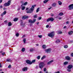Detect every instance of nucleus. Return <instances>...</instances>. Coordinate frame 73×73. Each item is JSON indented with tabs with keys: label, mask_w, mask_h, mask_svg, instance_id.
<instances>
[{
	"label": "nucleus",
	"mask_w": 73,
	"mask_h": 73,
	"mask_svg": "<svg viewBox=\"0 0 73 73\" xmlns=\"http://www.w3.org/2000/svg\"><path fill=\"white\" fill-rule=\"evenodd\" d=\"M35 6H36V5H33L31 8L30 9L31 10L29 11H27L26 12L27 13H32V11H33V10H34V9H35L34 7Z\"/></svg>",
	"instance_id": "1"
},
{
	"label": "nucleus",
	"mask_w": 73,
	"mask_h": 73,
	"mask_svg": "<svg viewBox=\"0 0 73 73\" xmlns=\"http://www.w3.org/2000/svg\"><path fill=\"white\" fill-rule=\"evenodd\" d=\"M54 32H52L51 33L48 34V36L49 37H51V38H53L54 36Z\"/></svg>",
	"instance_id": "2"
},
{
	"label": "nucleus",
	"mask_w": 73,
	"mask_h": 73,
	"mask_svg": "<svg viewBox=\"0 0 73 73\" xmlns=\"http://www.w3.org/2000/svg\"><path fill=\"white\" fill-rule=\"evenodd\" d=\"M44 65H45L44 63L42 62H41L39 63V67L41 69L42 68H43V67L44 66Z\"/></svg>",
	"instance_id": "3"
},
{
	"label": "nucleus",
	"mask_w": 73,
	"mask_h": 73,
	"mask_svg": "<svg viewBox=\"0 0 73 73\" xmlns=\"http://www.w3.org/2000/svg\"><path fill=\"white\" fill-rule=\"evenodd\" d=\"M10 3L11 1L9 0L7 3H5L4 4V5L5 7H7V6H9Z\"/></svg>",
	"instance_id": "4"
},
{
	"label": "nucleus",
	"mask_w": 73,
	"mask_h": 73,
	"mask_svg": "<svg viewBox=\"0 0 73 73\" xmlns=\"http://www.w3.org/2000/svg\"><path fill=\"white\" fill-rule=\"evenodd\" d=\"M54 19L53 18H52V17L49 18L48 19H47V22L48 21H54Z\"/></svg>",
	"instance_id": "5"
},
{
	"label": "nucleus",
	"mask_w": 73,
	"mask_h": 73,
	"mask_svg": "<svg viewBox=\"0 0 73 73\" xmlns=\"http://www.w3.org/2000/svg\"><path fill=\"white\" fill-rule=\"evenodd\" d=\"M51 49L50 48H48L47 49H46L45 50V51L46 53H50V51L51 50Z\"/></svg>",
	"instance_id": "6"
},
{
	"label": "nucleus",
	"mask_w": 73,
	"mask_h": 73,
	"mask_svg": "<svg viewBox=\"0 0 73 73\" xmlns=\"http://www.w3.org/2000/svg\"><path fill=\"white\" fill-rule=\"evenodd\" d=\"M26 62L27 64H30V65H31V64H32V62L31 61L29 60H26Z\"/></svg>",
	"instance_id": "7"
},
{
	"label": "nucleus",
	"mask_w": 73,
	"mask_h": 73,
	"mask_svg": "<svg viewBox=\"0 0 73 73\" xmlns=\"http://www.w3.org/2000/svg\"><path fill=\"white\" fill-rule=\"evenodd\" d=\"M69 10H72L73 9V4L70 5L69 6Z\"/></svg>",
	"instance_id": "8"
},
{
	"label": "nucleus",
	"mask_w": 73,
	"mask_h": 73,
	"mask_svg": "<svg viewBox=\"0 0 73 73\" xmlns=\"http://www.w3.org/2000/svg\"><path fill=\"white\" fill-rule=\"evenodd\" d=\"M29 18V17L28 16H23L22 17V19L24 20L25 19H28Z\"/></svg>",
	"instance_id": "9"
},
{
	"label": "nucleus",
	"mask_w": 73,
	"mask_h": 73,
	"mask_svg": "<svg viewBox=\"0 0 73 73\" xmlns=\"http://www.w3.org/2000/svg\"><path fill=\"white\" fill-rule=\"evenodd\" d=\"M27 69H28L27 67H25L22 69V70L24 72H26V71H27Z\"/></svg>",
	"instance_id": "10"
},
{
	"label": "nucleus",
	"mask_w": 73,
	"mask_h": 73,
	"mask_svg": "<svg viewBox=\"0 0 73 73\" xmlns=\"http://www.w3.org/2000/svg\"><path fill=\"white\" fill-rule=\"evenodd\" d=\"M28 4V2H26L21 5V7H23V5H26Z\"/></svg>",
	"instance_id": "11"
},
{
	"label": "nucleus",
	"mask_w": 73,
	"mask_h": 73,
	"mask_svg": "<svg viewBox=\"0 0 73 73\" xmlns=\"http://www.w3.org/2000/svg\"><path fill=\"white\" fill-rule=\"evenodd\" d=\"M66 59L67 60H70V58L69 56H67L66 57Z\"/></svg>",
	"instance_id": "12"
},
{
	"label": "nucleus",
	"mask_w": 73,
	"mask_h": 73,
	"mask_svg": "<svg viewBox=\"0 0 73 73\" xmlns=\"http://www.w3.org/2000/svg\"><path fill=\"white\" fill-rule=\"evenodd\" d=\"M68 69H71L72 68V65L70 64L68 66Z\"/></svg>",
	"instance_id": "13"
},
{
	"label": "nucleus",
	"mask_w": 73,
	"mask_h": 73,
	"mask_svg": "<svg viewBox=\"0 0 73 73\" xmlns=\"http://www.w3.org/2000/svg\"><path fill=\"white\" fill-rule=\"evenodd\" d=\"M8 25L9 27H10V26H11V25H12V23H11V22H9L8 23Z\"/></svg>",
	"instance_id": "14"
},
{
	"label": "nucleus",
	"mask_w": 73,
	"mask_h": 73,
	"mask_svg": "<svg viewBox=\"0 0 73 73\" xmlns=\"http://www.w3.org/2000/svg\"><path fill=\"white\" fill-rule=\"evenodd\" d=\"M52 62H53V60L50 61L47 63V64H50V63H52Z\"/></svg>",
	"instance_id": "15"
},
{
	"label": "nucleus",
	"mask_w": 73,
	"mask_h": 73,
	"mask_svg": "<svg viewBox=\"0 0 73 73\" xmlns=\"http://www.w3.org/2000/svg\"><path fill=\"white\" fill-rule=\"evenodd\" d=\"M73 32L72 31H71L68 33L69 35H72V33H73Z\"/></svg>",
	"instance_id": "16"
},
{
	"label": "nucleus",
	"mask_w": 73,
	"mask_h": 73,
	"mask_svg": "<svg viewBox=\"0 0 73 73\" xmlns=\"http://www.w3.org/2000/svg\"><path fill=\"white\" fill-rule=\"evenodd\" d=\"M68 64V62H66L64 63L63 65H67Z\"/></svg>",
	"instance_id": "17"
},
{
	"label": "nucleus",
	"mask_w": 73,
	"mask_h": 73,
	"mask_svg": "<svg viewBox=\"0 0 73 73\" xmlns=\"http://www.w3.org/2000/svg\"><path fill=\"white\" fill-rule=\"evenodd\" d=\"M58 3L59 5H61L62 4V2H61L60 1H58Z\"/></svg>",
	"instance_id": "18"
},
{
	"label": "nucleus",
	"mask_w": 73,
	"mask_h": 73,
	"mask_svg": "<svg viewBox=\"0 0 73 73\" xmlns=\"http://www.w3.org/2000/svg\"><path fill=\"white\" fill-rule=\"evenodd\" d=\"M48 1V0H44L43 1L44 4H46Z\"/></svg>",
	"instance_id": "19"
},
{
	"label": "nucleus",
	"mask_w": 73,
	"mask_h": 73,
	"mask_svg": "<svg viewBox=\"0 0 73 73\" xmlns=\"http://www.w3.org/2000/svg\"><path fill=\"white\" fill-rule=\"evenodd\" d=\"M42 48L43 49H45L46 48V46H45V45H43V46H42Z\"/></svg>",
	"instance_id": "20"
},
{
	"label": "nucleus",
	"mask_w": 73,
	"mask_h": 73,
	"mask_svg": "<svg viewBox=\"0 0 73 73\" xmlns=\"http://www.w3.org/2000/svg\"><path fill=\"white\" fill-rule=\"evenodd\" d=\"M45 58H46V56H43L41 58V60H42L43 59Z\"/></svg>",
	"instance_id": "21"
},
{
	"label": "nucleus",
	"mask_w": 73,
	"mask_h": 73,
	"mask_svg": "<svg viewBox=\"0 0 73 73\" xmlns=\"http://www.w3.org/2000/svg\"><path fill=\"white\" fill-rule=\"evenodd\" d=\"M52 7H56V3H54L52 4Z\"/></svg>",
	"instance_id": "22"
},
{
	"label": "nucleus",
	"mask_w": 73,
	"mask_h": 73,
	"mask_svg": "<svg viewBox=\"0 0 73 73\" xmlns=\"http://www.w3.org/2000/svg\"><path fill=\"white\" fill-rule=\"evenodd\" d=\"M25 6H23L22 7L21 9L22 11H23L25 9Z\"/></svg>",
	"instance_id": "23"
},
{
	"label": "nucleus",
	"mask_w": 73,
	"mask_h": 73,
	"mask_svg": "<svg viewBox=\"0 0 73 73\" xmlns=\"http://www.w3.org/2000/svg\"><path fill=\"white\" fill-rule=\"evenodd\" d=\"M25 48H22V50H21V51L23 52H24V51H25Z\"/></svg>",
	"instance_id": "24"
},
{
	"label": "nucleus",
	"mask_w": 73,
	"mask_h": 73,
	"mask_svg": "<svg viewBox=\"0 0 73 73\" xmlns=\"http://www.w3.org/2000/svg\"><path fill=\"white\" fill-rule=\"evenodd\" d=\"M29 23H31V24L33 23V21H32V20H31V19H29Z\"/></svg>",
	"instance_id": "25"
},
{
	"label": "nucleus",
	"mask_w": 73,
	"mask_h": 73,
	"mask_svg": "<svg viewBox=\"0 0 73 73\" xmlns=\"http://www.w3.org/2000/svg\"><path fill=\"white\" fill-rule=\"evenodd\" d=\"M6 61L7 62H10L11 61V60L10 59H7Z\"/></svg>",
	"instance_id": "26"
},
{
	"label": "nucleus",
	"mask_w": 73,
	"mask_h": 73,
	"mask_svg": "<svg viewBox=\"0 0 73 73\" xmlns=\"http://www.w3.org/2000/svg\"><path fill=\"white\" fill-rule=\"evenodd\" d=\"M21 25L22 26H23V27H24V26H25V24H23V23L22 22L21 23Z\"/></svg>",
	"instance_id": "27"
},
{
	"label": "nucleus",
	"mask_w": 73,
	"mask_h": 73,
	"mask_svg": "<svg viewBox=\"0 0 73 73\" xmlns=\"http://www.w3.org/2000/svg\"><path fill=\"white\" fill-rule=\"evenodd\" d=\"M34 50H34V49H33V48H31L30 49V52H33V51H34Z\"/></svg>",
	"instance_id": "28"
},
{
	"label": "nucleus",
	"mask_w": 73,
	"mask_h": 73,
	"mask_svg": "<svg viewBox=\"0 0 73 73\" xmlns=\"http://www.w3.org/2000/svg\"><path fill=\"white\" fill-rule=\"evenodd\" d=\"M60 42V40H57L56 41V43H58Z\"/></svg>",
	"instance_id": "29"
},
{
	"label": "nucleus",
	"mask_w": 73,
	"mask_h": 73,
	"mask_svg": "<svg viewBox=\"0 0 73 73\" xmlns=\"http://www.w3.org/2000/svg\"><path fill=\"white\" fill-rule=\"evenodd\" d=\"M18 20V19L17 18H15L14 19V21H17V20Z\"/></svg>",
	"instance_id": "30"
},
{
	"label": "nucleus",
	"mask_w": 73,
	"mask_h": 73,
	"mask_svg": "<svg viewBox=\"0 0 73 73\" xmlns=\"http://www.w3.org/2000/svg\"><path fill=\"white\" fill-rule=\"evenodd\" d=\"M64 48H68V46L66 45L64 46Z\"/></svg>",
	"instance_id": "31"
},
{
	"label": "nucleus",
	"mask_w": 73,
	"mask_h": 73,
	"mask_svg": "<svg viewBox=\"0 0 73 73\" xmlns=\"http://www.w3.org/2000/svg\"><path fill=\"white\" fill-rule=\"evenodd\" d=\"M63 15V13H60L59 14V16H62Z\"/></svg>",
	"instance_id": "32"
},
{
	"label": "nucleus",
	"mask_w": 73,
	"mask_h": 73,
	"mask_svg": "<svg viewBox=\"0 0 73 73\" xmlns=\"http://www.w3.org/2000/svg\"><path fill=\"white\" fill-rule=\"evenodd\" d=\"M40 57L41 56H38L36 58L38 60H40Z\"/></svg>",
	"instance_id": "33"
},
{
	"label": "nucleus",
	"mask_w": 73,
	"mask_h": 73,
	"mask_svg": "<svg viewBox=\"0 0 73 73\" xmlns=\"http://www.w3.org/2000/svg\"><path fill=\"white\" fill-rule=\"evenodd\" d=\"M67 70L68 72H70L71 71V68H68Z\"/></svg>",
	"instance_id": "34"
},
{
	"label": "nucleus",
	"mask_w": 73,
	"mask_h": 73,
	"mask_svg": "<svg viewBox=\"0 0 73 73\" xmlns=\"http://www.w3.org/2000/svg\"><path fill=\"white\" fill-rule=\"evenodd\" d=\"M19 34L18 33H17L16 34V36L17 37H18L19 36Z\"/></svg>",
	"instance_id": "35"
},
{
	"label": "nucleus",
	"mask_w": 73,
	"mask_h": 73,
	"mask_svg": "<svg viewBox=\"0 0 73 73\" xmlns=\"http://www.w3.org/2000/svg\"><path fill=\"white\" fill-rule=\"evenodd\" d=\"M26 41V39L25 38H24L23 39V42L24 43H25V42Z\"/></svg>",
	"instance_id": "36"
},
{
	"label": "nucleus",
	"mask_w": 73,
	"mask_h": 73,
	"mask_svg": "<svg viewBox=\"0 0 73 73\" xmlns=\"http://www.w3.org/2000/svg\"><path fill=\"white\" fill-rule=\"evenodd\" d=\"M38 37H39V38H42V36L41 35H38Z\"/></svg>",
	"instance_id": "37"
},
{
	"label": "nucleus",
	"mask_w": 73,
	"mask_h": 73,
	"mask_svg": "<svg viewBox=\"0 0 73 73\" xmlns=\"http://www.w3.org/2000/svg\"><path fill=\"white\" fill-rule=\"evenodd\" d=\"M6 13H7V11H4L3 12V15H5V14H6Z\"/></svg>",
	"instance_id": "38"
},
{
	"label": "nucleus",
	"mask_w": 73,
	"mask_h": 73,
	"mask_svg": "<svg viewBox=\"0 0 73 73\" xmlns=\"http://www.w3.org/2000/svg\"><path fill=\"white\" fill-rule=\"evenodd\" d=\"M38 11H39V8H38L36 11V12H38Z\"/></svg>",
	"instance_id": "39"
},
{
	"label": "nucleus",
	"mask_w": 73,
	"mask_h": 73,
	"mask_svg": "<svg viewBox=\"0 0 73 73\" xmlns=\"http://www.w3.org/2000/svg\"><path fill=\"white\" fill-rule=\"evenodd\" d=\"M70 56L71 57H73V53H71L70 54Z\"/></svg>",
	"instance_id": "40"
},
{
	"label": "nucleus",
	"mask_w": 73,
	"mask_h": 73,
	"mask_svg": "<svg viewBox=\"0 0 73 73\" xmlns=\"http://www.w3.org/2000/svg\"><path fill=\"white\" fill-rule=\"evenodd\" d=\"M36 21V19H34L33 20V23H35V21Z\"/></svg>",
	"instance_id": "41"
},
{
	"label": "nucleus",
	"mask_w": 73,
	"mask_h": 73,
	"mask_svg": "<svg viewBox=\"0 0 73 73\" xmlns=\"http://www.w3.org/2000/svg\"><path fill=\"white\" fill-rule=\"evenodd\" d=\"M58 33L60 34H61L62 33V32H61V31H58Z\"/></svg>",
	"instance_id": "42"
},
{
	"label": "nucleus",
	"mask_w": 73,
	"mask_h": 73,
	"mask_svg": "<svg viewBox=\"0 0 73 73\" xmlns=\"http://www.w3.org/2000/svg\"><path fill=\"white\" fill-rule=\"evenodd\" d=\"M35 61H36V60H33L32 61V63H34V62H35Z\"/></svg>",
	"instance_id": "43"
},
{
	"label": "nucleus",
	"mask_w": 73,
	"mask_h": 73,
	"mask_svg": "<svg viewBox=\"0 0 73 73\" xmlns=\"http://www.w3.org/2000/svg\"><path fill=\"white\" fill-rule=\"evenodd\" d=\"M11 65L10 64L8 68H11Z\"/></svg>",
	"instance_id": "44"
},
{
	"label": "nucleus",
	"mask_w": 73,
	"mask_h": 73,
	"mask_svg": "<svg viewBox=\"0 0 73 73\" xmlns=\"http://www.w3.org/2000/svg\"><path fill=\"white\" fill-rule=\"evenodd\" d=\"M46 70V68H44V72H45Z\"/></svg>",
	"instance_id": "45"
},
{
	"label": "nucleus",
	"mask_w": 73,
	"mask_h": 73,
	"mask_svg": "<svg viewBox=\"0 0 73 73\" xmlns=\"http://www.w3.org/2000/svg\"><path fill=\"white\" fill-rule=\"evenodd\" d=\"M42 18L41 17H39L38 18V20H41Z\"/></svg>",
	"instance_id": "46"
},
{
	"label": "nucleus",
	"mask_w": 73,
	"mask_h": 73,
	"mask_svg": "<svg viewBox=\"0 0 73 73\" xmlns=\"http://www.w3.org/2000/svg\"><path fill=\"white\" fill-rule=\"evenodd\" d=\"M66 23L67 24H69V21H67L66 22Z\"/></svg>",
	"instance_id": "47"
},
{
	"label": "nucleus",
	"mask_w": 73,
	"mask_h": 73,
	"mask_svg": "<svg viewBox=\"0 0 73 73\" xmlns=\"http://www.w3.org/2000/svg\"><path fill=\"white\" fill-rule=\"evenodd\" d=\"M34 18H37V15H34Z\"/></svg>",
	"instance_id": "48"
},
{
	"label": "nucleus",
	"mask_w": 73,
	"mask_h": 73,
	"mask_svg": "<svg viewBox=\"0 0 73 73\" xmlns=\"http://www.w3.org/2000/svg\"><path fill=\"white\" fill-rule=\"evenodd\" d=\"M5 52H3V53L2 54V55H3V56L4 55V54H5Z\"/></svg>",
	"instance_id": "49"
},
{
	"label": "nucleus",
	"mask_w": 73,
	"mask_h": 73,
	"mask_svg": "<svg viewBox=\"0 0 73 73\" xmlns=\"http://www.w3.org/2000/svg\"><path fill=\"white\" fill-rule=\"evenodd\" d=\"M46 28H48L49 27V25H47L46 26Z\"/></svg>",
	"instance_id": "50"
},
{
	"label": "nucleus",
	"mask_w": 73,
	"mask_h": 73,
	"mask_svg": "<svg viewBox=\"0 0 73 73\" xmlns=\"http://www.w3.org/2000/svg\"><path fill=\"white\" fill-rule=\"evenodd\" d=\"M2 67V65L1 64V63H0V68Z\"/></svg>",
	"instance_id": "51"
},
{
	"label": "nucleus",
	"mask_w": 73,
	"mask_h": 73,
	"mask_svg": "<svg viewBox=\"0 0 73 73\" xmlns=\"http://www.w3.org/2000/svg\"><path fill=\"white\" fill-rule=\"evenodd\" d=\"M66 28V26H64V29H65Z\"/></svg>",
	"instance_id": "52"
},
{
	"label": "nucleus",
	"mask_w": 73,
	"mask_h": 73,
	"mask_svg": "<svg viewBox=\"0 0 73 73\" xmlns=\"http://www.w3.org/2000/svg\"><path fill=\"white\" fill-rule=\"evenodd\" d=\"M3 1V0H0V3H1Z\"/></svg>",
	"instance_id": "53"
},
{
	"label": "nucleus",
	"mask_w": 73,
	"mask_h": 73,
	"mask_svg": "<svg viewBox=\"0 0 73 73\" xmlns=\"http://www.w3.org/2000/svg\"><path fill=\"white\" fill-rule=\"evenodd\" d=\"M38 68V66H36V69H37Z\"/></svg>",
	"instance_id": "54"
},
{
	"label": "nucleus",
	"mask_w": 73,
	"mask_h": 73,
	"mask_svg": "<svg viewBox=\"0 0 73 73\" xmlns=\"http://www.w3.org/2000/svg\"><path fill=\"white\" fill-rule=\"evenodd\" d=\"M55 73H60V71H58L56 72H55Z\"/></svg>",
	"instance_id": "55"
},
{
	"label": "nucleus",
	"mask_w": 73,
	"mask_h": 73,
	"mask_svg": "<svg viewBox=\"0 0 73 73\" xmlns=\"http://www.w3.org/2000/svg\"><path fill=\"white\" fill-rule=\"evenodd\" d=\"M25 37V35H24L22 37L23 38V37Z\"/></svg>",
	"instance_id": "56"
},
{
	"label": "nucleus",
	"mask_w": 73,
	"mask_h": 73,
	"mask_svg": "<svg viewBox=\"0 0 73 73\" xmlns=\"http://www.w3.org/2000/svg\"><path fill=\"white\" fill-rule=\"evenodd\" d=\"M8 22V21L7 20H5V21H4V22H5V23H7Z\"/></svg>",
	"instance_id": "57"
},
{
	"label": "nucleus",
	"mask_w": 73,
	"mask_h": 73,
	"mask_svg": "<svg viewBox=\"0 0 73 73\" xmlns=\"http://www.w3.org/2000/svg\"><path fill=\"white\" fill-rule=\"evenodd\" d=\"M4 15V14L3 13H2L1 15V16H3Z\"/></svg>",
	"instance_id": "58"
},
{
	"label": "nucleus",
	"mask_w": 73,
	"mask_h": 73,
	"mask_svg": "<svg viewBox=\"0 0 73 73\" xmlns=\"http://www.w3.org/2000/svg\"><path fill=\"white\" fill-rule=\"evenodd\" d=\"M36 46H38V45H39L38 44H36Z\"/></svg>",
	"instance_id": "59"
},
{
	"label": "nucleus",
	"mask_w": 73,
	"mask_h": 73,
	"mask_svg": "<svg viewBox=\"0 0 73 73\" xmlns=\"http://www.w3.org/2000/svg\"><path fill=\"white\" fill-rule=\"evenodd\" d=\"M52 16H54V15L53 14H51Z\"/></svg>",
	"instance_id": "60"
},
{
	"label": "nucleus",
	"mask_w": 73,
	"mask_h": 73,
	"mask_svg": "<svg viewBox=\"0 0 73 73\" xmlns=\"http://www.w3.org/2000/svg\"><path fill=\"white\" fill-rule=\"evenodd\" d=\"M2 7H3V6H2V5L0 6V8H1Z\"/></svg>",
	"instance_id": "61"
},
{
	"label": "nucleus",
	"mask_w": 73,
	"mask_h": 73,
	"mask_svg": "<svg viewBox=\"0 0 73 73\" xmlns=\"http://www.w3.org/2000/svg\"><path fill=\"white\" fill-rule=\"evenodd\" d=\"M38 24H39V22H38L36 24H37V25H38Z\"/></svg>",
	"instance_id": "62"
},
{
	"label": "nucleus",
	"mask_w": 73,
	"mask_h": 73,
	"mask_svg": "<svg viewBox=\"0 0 73 73\" xmlns=\"http://www.w3.org/2000/svg\"><path fill=\"white\" fill-rule=\"evenodd\" d=\"M38 73H42V72L41 71H40V72H38Z\"/></svg>",
	"instance_id": "63"
},
{
	"label": "nucleus",
	"mask_w": 73,
	"mask_h": 73,
	"mask_svg": "<svg viewBox=\"0 0 73 73\" xmlns=\"http://www.w3.org/2000/svg\"><path fill=\"white\" fill-rule=\"evenodd\" d=\"M24 3L23 2V1H21V3H22V4H23Z\"/></svg>",
	"instance_id": "64"
}]
</instances>
